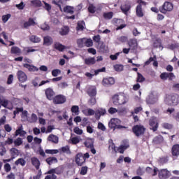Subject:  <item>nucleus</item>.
Returning <instances> with one entry per match:
<instances>
[{
    "instance_id": "1",
    "label": "nucleus",
    "mask_w": 179,
    "mask_h": 179,
    "mask_svg": "<svg viewBox=\"0 0 179 179\" xmlns=\"http://www.w3.org/2000/svg\"><path fill=\"white\" fill-rule=\"evenodd\" d=\"M164 101L168 106H178L179 95L176 93L166 94Z\"/></svg>"
},
{
    "instance_id": "2",
    "label": "nucleus",
    "mask_w": 179,
    "mask_h": 179,
    "mask_svg": "<svg viewBox=\"0 0 179 179\" xmlns=\"http://www.w3.org/2000/svg\"><path fill=\"white\" fill-rule=\"evenodd\" d=\"M112 102L114 106H122L127 103V96L122 93L114 94L112 96Z\"/></svg>"
},
{
    "instance_id": "3",
    "label": "nucleus",
    "mask_w": 179,
    "mask_h": 179,
    "mask_svg": "<svg viewBox=\"0 0 179 179\" xmlns=\"http://www.w3.org/2000/svg\"><path fill=\"white\" fill-rule=\"evenodd\" d=\"M90 155L89 152H86L83 155L82 152L76 154L75 157V162L77 166H82L84 163H86V159H89Z\"/></svg>"
},
{
    "instance_id": "4",
    "label": "nucleus",
    "mask_w": 179,
    "mask_h": 179,
    "mask_svg": "<svg viewBox=\"0 0 179 179\" xmlns=\"http://www.w3.org/2000/svg\"><path fill=\"white\" fill-rule=\"evenodd\" d=\"M108 127L110 129H122L127 128L125 126L121 125V120L118 118H112L108 122Z\"/></svg>"
},
{
    "instance_id": "5",
    "label": "nucleus",
    "mask_w": 179,
    "mask_h": 179,
    "mask_svg": "<svg viewBox=\"0 0 179 179\" xmlns=\"http://www.w3.org/2000/svg\"><path fill=\"white\" fill-rule=\"evenodd\" d=\"M138 5L136 7V15L137 17H143L145 16V10L142 8V6H146V3L143 0H138Z\"/></svg>"
},
{
    "instance_id": "6",
    "label": "nucleus",
    "mask_w": 179,
    "mask_h": 179,
    "mask_svg": "<svg viewBox=\"0 0 179 179\" xmlns=\"http://www.w3.org/2000/svg\"><path fill=\"white\" fill-rule=\"evenodd\" d=\"M146 131V128L143 125L136 124L132 127V132L136 136H142V135H145V132Z\"/></svg>"
},
{
    "instance_id": "7",
    "label": "nucleus",
    "mask_w": 179,
    "mask_h": 179,
    "mask_svg": "<svg viewBox=\"0 0 179 179\" xmlns=\"http://www.w3.org/2000/svg\"><path fill=\"white\" fill-rule=\"evenodd\" d=\"M174 9V5L170 1H165L162 6L159 7V12L166 14L167 12H171Z\"/></svg>"
},
{
    "instance_id": "8",
    "label": "nucleus",
    "mask_w": 179,
    "mask_h": 179,
    "mask_svg": "<svg viewBox=\"0 0 179 179\" xmlns=\"http://www.w3.org/2000/svg\"><path fill=\"white\" fill-rule=\"evenodd\" d=\"M52 101L54 104H64L66 103V96L62 94L56 95Z\"/></svg>"
},
{
    "instance_id": "9",
    "label": "nucleus",
    "mask_w": 179,
    "mask_h": 179,
    "mask_svg": "<svg viewBox=\"0 0 179 179\" xmlns=\"http://www.w3.org/2000/svg\"><path fill=\"white\" fill-rule=\"evenodd\" d=\"M120 10L126 16H128V12L131 10V3L129 1H126L120 6Z\"/></svg>"
},
{
    "instance_id": "10",
    "label": "nucleus",
    "mask_w": 179,
    "mask_h": 179,
    "mask_svg": "<svg viewBox=\"0 0 179 179\" xmlns=\"http://www.w3.org/2000/svg\"><path fill=\"white\" fill-rule=\"evenodd\" d=\"M17 78L21 83H24L27 81V75L22 70H19L17 72Z\"/></svg>"
},
{
    "instance_id": "11",
    "label": "nucleus",
    "mask_w": 179,
    "mask_h": 179,
    "mask_svg": "<svg viewBox=\"0 0 179 179\" xmlns=\"http://www.w3.org/2000/svg\"><path fill=\"white\" fill-rule=\"evenodd\" d=\"M57 168L49 170L46 173V174H48V175H47L45 177V179H57V176H55V174H59V173L57 171Z\"/></svg>"
},
{
    "instance_id": "12",
    "label": "nucleus",
    "mask_w": 179,
    "mask_h": 179,
    "mask_svg": "<svg viewBox=\"0 0 179 179\" xmlns=\"http://www.w3.org/2000/svg\"><path fill=\"white\" fill-rule=\"evenodd\" d=\"M45 94L46 99H48V100L53 101L54 96H55V92H54V90H52V88L49 87L45 90Z\"/></svg>"
},
{
    "instance_id": "13",
    "label": "nucleus",
    "mask_w": 179,
    "mask_h": 179,
    "mask_svg": "<svg viewBox=\"0 0 179 179\" xmlns=\"http://www.w3.org/2000/svg\"><path fill=\"white\" fill-rule=\"evenodd\" d=\"M158 177L159 179H167L170 177V171L167 169H161L159 171Z\"/></svg>"
},
{
    "instance_id": "14",
    "label": "nucleus",
    "mask_w": 179,
    "mask_h": 179,
    "mask_svg": "<svg viewBox=\"0 0 179 179\" xmlns=\"http://www.w3.org/2000/svg\"><path fill=\"white\" fill-rule=\"evenodd\" d=\"M115 83V80L113 77H109L108 78H103L102 80V85L103 86H111Z\"/></svg>"
},
{
    "instance_id": "15",
    "label": "nucleus",
    "mask_w": 179,
    "mask_h": 179,
    "mask_svg": "<svg viewBox=\"0 0 179 179\" xmlns=\"http://www.w3.org/2000/svg\"><path fill=\"white\" fill-rule=\"evenodd\" d=\"M173 78L174 73H162L160 75V78L162 79V80H167V79L169 80H173Z\"/></svg>"
},
{
    "instance_id": "16",
    "label": "nucleus",
    "mask_w": 179,
    "mask_h": 179,
    "mask_svg": "<svg viewBox=\"0 0 179 179\" xmlns=\"http://www.w3.org/2000/svg\"><path fill=\"white\" fill-rule=\"evenodd\" d=\"M87 94L90 97H96L97 94V90L96 87L91 86L87 90Z\"/></svg>"
},
{
    "instance_id": "17",
    "label": "nucleus",
    "mask_w": 179,
    "mask_h": 179,
    "mask_svg": "<svg viewBox=\"0 0 179 179\" xmlns=\"http://www.w3.org/2000/svg\"><path fill=\"white\" fill-rule=\"evenodd\" d=\"M26 134H27V132H26V131L23 130V126H20L15 131V136H20L21 137H24V136H26Z\"/></svg>"
},
{
    "instance_id": "18",
    "label": "nucleus",
    "mask_w": 179,
    "mask_h": 179,
    "mask_svg": "<svg viewBox=\"0 0 179 179\" xmlns=\"http://www.w3.org/2000/svg\"><path fill=\"white\" fill-rule=\"evenodd\" d=\"M171 155L175 157H178L179 156V144H175L171 148Z\"/></svg>"
},
{
    "instance_id": "19",
    "label": "nucleus",
    "mask_w": 179,
    "mask_h": 179,
    "mask_svg": "<svg viewBox=\"0 0 179 179\" xmlns=\"http://www.w3.org/2000/svg\"><path fill=\"white\" fill-rule=\"evenodd\" d=\"M150 129H152L154 132H156V131H157V129L159 128V123H157V122H156V120H150Z\"/></svg>"
},
{
    "instance_id": "20",
    "label": "nucleus",
    "mask_w": 179,
    "mask_h": 179,
    "mask_svg": "<svg viewBox=\"0 0 179 179\" xmlns=\"http://www.w3.org/2000/svg\"><path fill=\"white\" fill-rule=\"evenodd\" d=\"M31 162L32 166H34L36 170H38L40 169L41 163H40V160L38 159L37 157H32L31 159Z\"/></svg>"
},
{
    "instance_id": "21",
    "label": "nucleus",
    "mask_w": 179,
    "mask_h": 179,
    "mask_svg": "<svg viewBox=\"0 0 179 179\" xmlns=\"http://www.w3.org/2000/svg\"><path fill=\"white\" fill-rule=\"evenodd\" d=\"M164 141V139L163 138V136L159 135L153 138L152 143H154V145H160V143H163Z\"/></svg>"
},
{
    "instance_id": "22",
    "label": "nucleus",
    "mask_w": 179,
    "mask_h": 179,
    "mask_svg": "<svg viewBox=\"0 0 179 179\" xmlns=\"http://www.w3.org/2000/svg\"><path fill=\"white\" fill-rule=\"evenodd\" d=\"M10 153L11 156V159H15V157H17L19 155H20V152H19V150L16 149L15 148H13L10 150Z\"/></svg>"
},
{
    "instance_id": "23",
    "label": "nucleus",
    "mask_w": 179,
    "mask_h": 179,
    "mask_svg": "<svg viewBox=\"0 0 179 179\" xmlns=\"http://www.w3.org/2000/svg\"><path fill=\"white\" fill-rule=\"evenodd\" d=\"M54 48L57 50V51H59L60 52H62L64 51L65 48H66V45H64L58 42L55 43L54 44Z\"/></svg>"
},
{
    "instance_id": "24",
    "label": "nucleus",
    "mask_w": 179,
    "mask_h": 179,
    "mask_svg": "<svg viewBox=\"0 0 179 179\" xmlns=\"http://www.w3.org/2000/svg\"><path fill=\"white\" fill-rule=\"evenodd\" d=\"M36 21H34V19L30 17L29 18L27 22H25L24 23V28L27 29V27H30V26H36Z\"/></svg>"
},
{
    "instance_id": "25",
    "label": "nucleus",
    "mask_w": 179,
    "mask_h": 179,
    "mask_svg": "<svg viewBox=\"0 0 179 179\" xmlns=\"http://www.w3.org/2000/svg\"><path fill=\"white\" fill-rule=\"evenodd\" d=\"M85 26H86L85 21H78L76 27L77 31H83L85 30Z\"/></svg>"
},
{
    "instance_id": "26",
    "label": "nucleus",
    "mask_w": 179,
    "mask_h": 179,
    "mask_svg": "<svg viewBox=\"0 0 179 179\" xmlns=\"http://www.w3.org/2000/svg\"><path fill=\"white\" fill-rule=\"evenodd\" d=\"M24 68H26L28 69L29 72H37L38 71V69L36 68L35 66L29 64H23Z\"/></svg>"
},
{
    "instance_id": "27",
    "label": "nucleus",
    "mask_w": 179,
    "mask_h": 179,
    "mask_svg": "<svg viewBox=\"0 0 179 179\" xmlns=\"http://www.w3.org/2000/svg\"><path fill=\"white\" fill-rule=\"evenodd\" d=\"M10 54H14L15 55H20V54H22V50L17 46H13L10 50Z\"/></svg>"
},
{
    "instance_id": "28",
    "label": "nucleus",
    "mask_w": 179,
    "mask_h": 179,
    "mask_svg": "<svg viewBox=\"0 0 179 179\" xmlns=\"http://www.w3.org/2000/svg\"><path fill=\"white\" fill-rule=\"evenodd\" d=\"M128 45L130 48H136L138 47V41L136 38H131L128 41Z\"/></svg>"
},
{
    "instance_id": "29",
    "label": "nucleus",
    "mask_w": 179,
    "mask_h": 179,
    "mask_svg": "<svg viewBox=\"0 0 179 179\" xmlns=\"http://www.w3.org/2000/svg\"><path fill=\"white\" fill-rule=\"evenodd\" d=\"M85 65H94L96 64V58L94 57H88L85 59Z\"/></svg>"
},
{
    "instance_id": "30",
    "label": "nucleus",
    "mask_w": 179,
    "mask_h": 179,
    "mask_svg": "<svg viewBox=\"0 0 179 179\" xmlns=\"http://www.w3.org/2000/svg\"><path fill=\"white\" fill-rule=\"evenodd\" d=\"M46 163L51 166V164H54V163H58V159L55 157H50L45 159Z\"/></svg>"
},
{
    "instance_id": "31",
    "label": "nucleus",
    "mask_w": 179,
    "mask_h": 179,
    "mask_svg": "<svg viewBox=\"0 0 179 179\" xmlns=\"http://www.w3.org/2000/svg\"><path fill=\"white\" fill-rule=\"evenodd\" d=\"M59 33L60 36H66L69 33V27L64 26L62 27Z\"/></svg>"
},
{
    "instance_id": "32",
    "label": "nucleus",
    "mask_w": 179,
    "mask_h": 179,
    "mask_svg": "<svg viewBox=\"0 0 179 179\" xmlns=\"http://www.w3.org/2000/svg\"><path fill=\"white\" fill-rule=\"evenodd\" d=\"M48 141H49V142H52L53 143H58L59 138L58 136L54 134H50L48 137Z\"/></svg>"
},
{
    "instance_id": "33",
    "label": "nucleus",
    "mask_w": 179,
    "mask_h": 179,
    "mask_svg": "<svg viewBox=\"0 0 179 179\" xmlns=\"http://www.w3.org/2000/svg\"><path fill=\"white\" fill-rule=\"evenodd\" d=\"M86 38H79L77 40V44L80 48H83L85 47Z\"/></svg>"
},
{
    "instance_id": "34",
    "label": "nucleus",
    "mask_w": 179,
    "mask_h": 179,
    "mask_svg": "<svg viewBox=\"0 0 179 179\" xmlns=\"http://www.w3.org/2000/svg\"><path fill=\"white\" fill-rule=\"evenodd\" d=\"M43 44L45 45H51L52 44V38L50 36H45L43 38Z\"/></svg>"
},
{
    "instance_id": "35",
    "label": "nucleus",
    "mask_w": 179,
    "mask_h": 179,
    "mask_svg": "<svg viewBox=\"0 0 179 179\" xmlns=\"http://www.w3.org/2000/svg\"><path fill=\"white\" fill-rule=\"evenodd\" d=\"M29 41H31V43H40L41 38L36 35H31L29 36Z\"/></svg>"
},
{
    "instance_id": "36",
    "label": "nucleus",
    "mask_w": 179,
    "mask_h": 179,
    "mask_svg": "<svg viewBox=\"0 0 179 179\" xmlns=\"http://www.w3.org/2000/svg\"><path fill=\"white\" fill-rule=\"evenodd\" d=\"M147 104H156L157 103V98L153 96H149L147 100Z\"/></svg>"
},
{
    "instance_id": "37",
    "label": "nucleus",
    "mask_w": 179,
    "mask_h": 179,
    "mask_svg": "<svg viewBox=\"0 0 179 179\" xmlns=\"http://www.w3.org/2000/svg\"><path fill=\"white\" fill-rule=\"evenodd\" d=\"M114 16V13L113 12H108V13H103V17L104 19H106L107 20H110V19H113V17Z\"/></svg>"
},
{
    "instance_id": "38",
    "label": "nucleus",
    "mask_w": 179,
    "mask_h": 179,
    "mask_svg": "<svg viewBox=\"0 0 179 179\" xmlns=\"http://www.w3.org/2000/svg\"><path fill=\"white\" fill-rule=\"evenodd\" d=\"M128 148H129V145H120L118 148H117V152H119V153L123 154L124 152H125V150H127V149H128Z\"/></svg>"
},
{
    "instance_id": "39",
    "label": "nucleus",
    "mask_w": 179,
    "mask_h": 179,
    "mask_svg": "<svg viewBox=\"0 0 179 179\" xmlns=\"http://www.w3.org/2000/svg\"><path fill=\"white\" fill-rule=\"evenodd\" d=\"M64 12L73 15V8L71 6H66L64 8Z\"/></svg>"
},
{
    "instance_id": "40",
    "label": "nucleus",
    "mask_w": 179,
    "mask_h": 179,
    "mask_svg": "<svg viewBox=\"0 0 179 179\" xmlns=\"http://www.w3.org/2000/svg\"><path fill=\"white\" fill-rule=\"evenodd\" d=\"M15 166H19L20 164L21 166H26V161L23 158H19L15 162Z\"/></svg>"
},
{
    "instance_id": "41",
    "label": "nucleus",
    "mask_w": 179,
    "mask_h": 179,
    "mask_svg": "<svg viewBox=\"0 0 179 179\" xmlns=\"http://www.w3.org/2000/svg\"><path fill=\"white\" fill-rule=\"evenodd\" d=\"M71 113L75 114L76 115H79V106H73L71 108Z\"/></svg>"
},
{
    "instance_id": "42",
    "label": "nucleus",
    "mask_w": 179,
    "mask_h": 179,
    "mask_svg": "<svg viewBox=\"0 0 179 179\" xmlns=\"http://www.w3.org/2000/svg\"><path fill=\"white\" fill-rule=\"evenodd\" d=\"M37 120H38V118L37 117V115H36V113H32L31 119L28 120V121L31 124H33L34 122H37Z\"/></svg>"
},
{
    "instance_id": "43",
    "label": "nucleus",
    "mask_w": 179,
    "mask_h": 179,
    "mask_svg": "<svg viewBox=\"0 0 179 179\" xmlns=\"http://www.w3.org/2000/svg\"><path fill=\"white\" fill-rule=\"evenodd\" d=\"M113 68L116 72H122V71H124V66L122 64H115L113 66Z\"/></svg>"
},
{
    "instance_id": "44",
    "label": "nucleus",
    "mask_w": 179,
    "mask_h": 179,
    "mask_svg": "<svg viewBox=\"0 0 179 179\" xmlns=\"http://www.w3.org/2000/svg\"><path fill=\"white\" fill-rule=\"evenodd\" d=\"M145 78L141 73H137V80L136 82L139 83H142V82H145Z\"/></svg>"
},
{
    "instance_id": "45",
    "label": "nucleus",
    "mask_w": 179,
    "mask_h": 179,
    "mask_svg": "<svg viewBox=\"0 0 179 179\" xmlns=\"http://www.w3.org/2000/svg\"><path fill=\"white\" fill-rule=\"evenodd\" d=\"M90 97L91 98L88 100L89 106H95L96 103H97L96 98L94 96H90Z\"/></svg>"
},
{
    "instance_id": "46",
    "label": "nucleus",
    "mask_w": 179,
    "mask_h": 179,
    "mask_svg": "<svg viewBox=\"0 0 179 179\" xmlns=\"http://www.w3.org/2000/svg\"><path fill=\"white\" fill-rule=\"evenodd\" d=\"M62 152L63 153H66V155H71V149L69 148V146L66 145L62 148Z\"/></svg>"
},
{
    "instance_id": "47",
    "label": "nucleus",
    "mask_w": 179,
    "mask_h": 179,
    "mask_svg": "<svg viewBox=\"0 0 179 179\" xmlns=\"http://www.w3.org/2000/svg\"><path fill=\"white\" fill-rule=\"evenodd\" d=\"M23 143V139L22 138L18 137L16 140L14 141L15 146H20Z\"/></svg>"
},
{
    "instance_id": "48",
    "label": "nucleus",
    "mask_w": 179,
    "mask_h": 179,
    "mask_svg": "<svg viewBox=\"0 0 179 179\" xmlns=\"http://www.w3.org/2000/svg\"><path fill=\"white\" fill-rule=\"evenodd\" d=\"M24 6H26V4H24V2L23 1H21L20 3L15 5L16 8L19 9V10H23L24 9Z\"/></svg>"
},
{
    "instance_id": "49",
    "label": "nucleus",
    "mask_w": 179,
    "mask_h": 179,
    "mask_svg": "<svg viewBox=\"0 0 179 179\" xmlns=\"http://www.w3.org/2000/svg\"><path fill=\"white\" fill-rule=\"evenodd\" d=\"M88 12L90 13H96V6L93 4H90L88 6Z\"/></svg>"
},
{
    "instance_id": "50",
    "label": "nucleus",
    "mask_w": 179,
    "mask_h": 179,
    "mask_svg": "<svg viewBox=\"0 0 179 179\" xmlns=\"http://www.w3.org/2000/svg\"><path fill=\"white\" fill-rule=\"evenodd\" d=\"M85 47H93V41L85 38Z\"/></svg>"
},
{
    "instance_id": "51",
    "label": "nucleus",
    "mask_w": 179,
    "mask_h": 179,
    "mask_svg": "<svg viewBox=\"0 0 179 179\" xmlns=\"http://www.w3.org/2000/svg\"><path fill=\"white\" fill-rule=\"evenodd\" d=\"M59 74H61V71L58 69L52 71V76L55 78H57V76H58Z\"/></svg>"
},
{
    "instance_id": "52",
    "label": "nucleus",
    "mask_w": 179,
    "mask_h": 179,
    "mask_svg": "<svg viewBox=\"0 0 179 179\" xmlns=\"http://www.w3.org/2000/svg\"><path fill=\"white\" fill-rule=\"evenodd\" d=\"M80 174L81 176H86L87 174V166H82Z\"/></svg>"
},
{
    "instance_id": "53",
    "label": "nucleus",
    "mask_w": 179,
    "mask_h": 179,
    "mask_svg": "<svg viewBox=\"0 0 179 179\" xmlns=\"http://www.w3.org/2000/svg\"><path fill=\"white\" fill-rule=\"evenodd\" d=\"M12 15L10 14L4 15L2 16V21L3 23H6L9 19H10V17Z\"/></svg>"
},
{
    "instance_id": "54",
    "label": "nucleus",
    "mask_w": 179,
    "mask_h": 179,
    "mask_svg": "<svg viewBox=\"0 0 179 179\" xmlns=\"http://www.w3.org/2000/svg\"><path fill=\"white\" fill-rule=\"evenodd\" d=\"M73 131L77 135H82L83 134V130L80 129L78 127H75Z\"/></svg>"
},
{
    "instance_id": "55",
    "label": "nucleus",
    "mask_w": 179,
    "mask_h": 179,
    "mask_svg": "<svg viewBox=\"0 0 179 179\" xmlns=\"http://www.w3.org/2000/svg\"><path fill=\"white\" fill-rule=\"evenodd\" d=\"M45 152L48 155H57L59 152L58 150H45Z\"/></svg>"
},
{
    "instance_id": "56",
    "label": "nucleus",
    "mask_w": 179,
    "mask_h": 179,
    "mask_svg": "<svg viewBox=\"0 0 179 179\" xmlns=\"http://www.w3.org/2000/svg\"><path fill=\"white\" fill-rule=\"evenodd\" d=\"M80 142V140H79V138L78 137H73L71 138V143L72 145H78Z\"/></svg>"
},
{
    "instance_id": "57",
    "label": "nucleus",
    "mask_w": 179,
    "mask_h": 179,
    "mask_svg": "<svg viewBox=\"0 0 179 179\" xmlns=\"http://www.w3.org/2000/svg\"><path fill=\"white\" fill-rule=\"evenodd\" d=\"M98 129H100L101 131H106V126H104V124L103 123H101V122H99L98 123V126H97Z\"/></svg>"
},
{
    "instance_id": "58",
    "label": "nucleus",
    "mask_w": 179,
    "mask_h": 179,
    "mask_svg": "<svg viewBox=\"0 0 179 179\" xmlns=\"http://www.w3.org/2000/svg\"><path fill=\"white\" fill-rule=\"evenodd\" d=\"M4 170H5L6 173H9V171H10L12 170V167H10V164H9L8 163H6L4 165Z\"/></svg>"
},
{
    "instance_id": "59",
    "label": "nucleus",
    "mask_w": 179,
    "mask_h": 179,
    "mask_svg": "<svg viewBox=\"0 0 179 179\" xmlns=\"http://www.w3.org/2000/svg\"><path fill=\"white\" fill-rule=\"evenodd\" d=\"M163 128L165 129H173V126L171 124L169 123H163L162 124Z\"/></svg>"
},
{
    "instance_id": "60",
    "label": "nucleus",
    "mask_w": 179,
    "mask_h": 179,
    "mask_svg": "<svg viewBox=\"0 0 179 179\" xmlns=\"http://www.w3.org/2000/svg\"><path fill=\"white\" fill-rule=\"evenodd\" d=\"M108 112L109 114H115V113H118V109L111 107L108 109Z\"/></svg>"
},
{
    "instance_id": "61",
    "label": "nucleus",
    "mask_w": 179,
    "mask_h": 179,
    "mask_svg": "<svg viewBox=\"0 0 179 179\" xmlns=\"http://www.w3.org/2000/svg\"><path fill=\"white\" fill-rule=\"evenodd\" d=\"M13 83V76L12 74L9 75L7 79V85H12Z\"/></svg>"
},
{
    "instance_id": "62",
    "label": "nucleus",
    "mask_w": 179,
    "mask_h": 179,
    "mask_svg": "<svg viewBox=\"0 0 179 179\" xmlns=\"http://www.w3.org/2000/svg\"><path fill=\"white\" fill-rule=\"evenodd\" d=\"M100 72H106V67H102L101 69L95 70L94 75L97 76Z\"/></svg>"
},
{
    "instance_id": "63",
    "label": "nucleus",
    "mask_w": 179,
    "mask_h": 179,
    "mask_svg": "<svg viewBox=\"0 0 179 179\" xmlns=\"http://www.w3.org/2000/svg\"><path fill=\"white\" fill-rule=\"evenodd\" d=\"M31 3H32V5H34V6H40L41 1L38 0H32L31 1Z\"/></svg>"
},
{
    "instance_id": "64",
    "label": "nucleus",
    "mask_w": 179,
    "mask_h": 179,
    "mask_svg": "<svg viewBox=\"0 0 179 179\" xmlns=\"http://www.w3.org/2000/svg\"><path fill=\"white\" fill-rule=\"evenodd\" d=\"M179 44L178 43H172L169 45L170 50H176V48H178Z\"/></svg>"
}]
</instances>
